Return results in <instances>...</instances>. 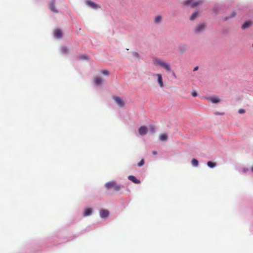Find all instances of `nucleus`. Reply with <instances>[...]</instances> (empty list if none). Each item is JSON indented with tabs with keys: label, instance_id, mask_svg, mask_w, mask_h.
<instances>
[{
	"label": "nucleus",
	"instance_id": "f257e3e1",
	"mask_svg": "<svg viewBox=\"0 0 253 253\" xmlns=\"http://www.w3.org/2000/svg\"><path fill=\"white\" fill-rule=\"evenodd\" d=\"M153 62L155 66H160L168 71H169L171 69L169 64L165 62L160 59L155 58L153 60Z\"/></svg>",
	"mask_w": 253,
	"mask_h": 253
},
{
	"label": "nucleus",
	"instance_id": "f03ea898",
	"mask_svg": "<svg viewBox=\"0 0 253 253\" xmlns=\"http://www.w3.org/2000/svg\"><path fill=\"white\" fill-rule=\"evenodd\" d=\"M107 189L113 188L115 191H119L121 189V186L118 185L115 181H111L107 182L105 185Z\"/></svg>",
	"mask_w": 253,
	"mask_h": 253
},
{
	"label": "nucleus",
	"instance_id": "7ed1b4c3",
	"mask_svg": "<svg viewBox=\"0 0 253 253\" xmlns=\"http://www.w3.org/2000/svg\"><path fill=\"white\" fill-rule=\"evenodd\" d=\"M201 3V1L200 0H198L197 1H194L193 0H187L183 2V4L185 5L188 6L190 5L192 7H194Z\"/></svg>",
	"mask_w": 253,
	"mask_h": 253
},
{
	"label": "nucleus",
	"instance_id": "20e7f679",
	"mask_svg": "<svg viewBox=\"0 0 253 253\" xmlns=\"http://www.w3.org/2000/svg\"><path fill=\"white\" fill-rule=\"evenodd\" d=\"M85 3L87 6L94 9H97L101 7L99 4L95 3L90 0H85Z\"/></svg>",
	"mask_w": 253,
	"mask_h": 253
},
{
	"label": "nucleus",
	"instance_id": "39448f33",
	"mask_svg": "<svg viewBox=\"0 0 253 253\" xmlns=\"http://www.w3.org/2000/svg\"><path fill=\"white\" fill-rule=\"evenodd\" d=\"M155 76L157 77V82L159 86L161 88H163L164 87V84L162 75L161 74H156Z\"/></svg>",
	"mask_w": 253,
	"mask_h": 253
},
{
	"label": "nucleus",
	"instance_id": "423d86ee",
	"mask_svg": "<svg viewBox=\"0 0 253 253\" xmlns=\"http://www.w3.org/2000/svg\"><path fill=\"white\" fill-rule=\"evenodd\" d=\"M114 100L120 107H123L124 106V102L121 97L115 96L114 97Z\"/></svg>",
	"mask_w": 253,
	"mask_h": 253
},
{
	"label": "nucleus",
	"instance_id": "0eeeda50",
	"mask_svg": "<svg viewBox=\"0 0 253 253\" xmlns=\"http://www.w3.org/2000/svg\"><path fill=\"white\" fill-rule=\"evenodd\" d=\"M138 132L140 135H144L147 133V128L146 126H141L138 129Z\"/></svg>",
	"mask_w": 253,
	"mask_h": 253
},
{
	"label": "nucleus",
	"instance_id": "6e6552de",
	"mask_svg": "<svg viewBox=\"0 0 253 253\" xmlns=\"http://www.w3.org/2000/svg\"><path fill=\"white\" fill-rule=\"evenodd\" d=\"M205 28V25L204 24H200L197 25L195 28V31L197 33H199L203 31Z\"/></svg>",
	"mask_w": 253,
	"mask_h": 253
},
{
	"label": "nucleus",
	"instance_id": "1a4fd4ad",
	"mask_svg": "<svg viewBox=\"0 0 253 253\" xmlns=\"http://www.w3.org/2000/svg\"><path fill=\"white\" fill-rule=\"evenodd\" d=\"M99 213L102 218H106L108 216L109 212L108 210H102L100 211Z\"/></svg>",
	"mask_w": 253,
	"mask_h": 253
},
{
	"label": "nucleus",
	"instance_id": "9d476101",
	"mask_svg": "<svg viewBox=\"0 0 253 253\" xmlns=\"http://www.w3.org/2000/svg\"><path fill=\"white\" fill-rule=\"evenodd\" d=\"M128 178L129 180L135 184L140 183V181L136 178V177L133 175H129Z\"/></svg>",
	"mask_w": 253,
	"mask_h": 253
},
{
	"label": "nucleus",
	"instance_id": "9b49d317",
	"mask_svg": "<svg viewBox=\"0 0 253 253\" xmlns=\"http://www.w3.org/2000/svg\"><path fill=\"white\" fill-rule=\"evenodd\" d=\"M55 0H51V2L49 3V8L52 11L54 12H58V11L56 9L55 7Z\"/></svg>",
	"mask_w": 253,
	"mask_h": 253
},
{
	"label": "nucleus",
	"instance_id": "f8f14e48",
	"mask_svg": "<svg viewBox=\"0 0 253 253\" xmlns=\"http://www.w3.org/2000/svg\"><path fill=\"white\" fill-rule=\"evenodd\" d=\"M54 35L55 38L59 39L62 36V33L61 30L57 29L54 31Z\"/></svg>",
	"mask_w": 253,
	"mask_h": 253
},
{
	"label": "nucleus",
	"instance_id": "ddd939ff",
	"mask_svg": "<svg viewBox=\"0 0 253 253\" xmlns=\"http://www.w3.org/2000/svg\"><path fill=\"white\" fill-rule=\"evenodd\" d=\"M209 100L213 103H218L220 101V99H219L218 96L210 97L209 98Z\"/></svg>",
	"mask_w": 253,
	"mask_h": 253
},
{
	"label": "nucleus",
	"instance_id": "4468645a",
	"mask_svg": "<svg viewBox=\"0 0 253 253\" xmlns=\"http://www.w3.org/2000/svg\"><path fill=\"white\" fill-rule=\"evenodd\" d=\"M252 22L251 21H246L242 25V28L243 29H246L247 28H249L251 25H252Z\"/></svg>",
	"mask_w": 253,
	"mask_h": 253
},
{
	"label": "nucleus",
	"instance_id": "2eb2a0df",
	"mask_svg": "<svg viewBox=\"0 0 253 253\" xmlns=\"http://www.w3.org/2000/svg\"><path fill=\"white\" fill-rule=\"evenodd\" d=\"M92 213V209L91 208L86 209L84 212V216H87L90 215Z\"/></svg>",
	"mask_w": 253,
	"mask_h": 253
},
{
	"label": "nucleus",
	"instance_id": "dca6fc26",
	"mask_svg": "<svg viewBox=\"0 0 253 253\" xmlns=\"http://www.w3.org/2000/svg\"><path fill=\"white\" fill-rule=\"evenodd\" d=\"M94 82L97 85H99L102 83V79L98 77L94 78Z\"/></svg>",
	"mask_w": 253,
	"mask_h": 253
},
{
	"label": "nucleus",
	"instance_id": "f3484780",
	"mask_svg": "<svg viewBox=\"0 0 253 253\" xmlns=\"http://www.w3.org/2000/svg\"><path fill=\"white\" fill-rule=\"evenodd\" d=\"M167 135L165 133L162 134L160 135V139L162 141H165L167 139Z\"/></svg>",
	"mask_w": 253,
	"mask_h": 253
},
{
	"label": "nucleus",
	"instance_id": "a211bd4d",
	"mask_svg": "<svg viewBox=\"0 0 253 253\" xmlns=\"http://www.w3.org/2000/svg\"><path fill=\"white\" fill-rule=\"evenodd\" d=\"M162 16L160 15H158L155 18V22L156 23H159L162 21Z\"/></svg>",
	"mask_w": 253,
	"mask_h": 253
},
{
	"label": "nucleus",
	"instance_id": "6ab92c4d",
	"mask_svg": "<svg viewBox=\"0 0 253 253\" xmlns=\"http://www.w3.org/2000/svg\"><path fill=\"white\" fill-rule=\"evenodd\" d=\"M191 164L194 167H197L199 165V162L196 159H193L191 161Z\"/></svg>",
	"mask_w": 253,
	"mask_h": 253
},
{
	"label": "nucleus",
	"instance_id": "aec40b11",
	"mask_svg": "<svg viewBox=\"0 0 253 253\" xmlns=\"http://www.w3.org/2000/svg\"><path fill=\"white\" fill-rule=\"evenodd\" d=\"M207 165L211 168H213L216 166V164L214 162L209 161L207 163Z\"/></svg>",
	"mask_w": 253,
	"mask_h": 253
},
{
	"label": "nucleus",
	"instance_id": "412c9836",
	"mask_svg": "<svg viewBox=\"0 0 253 253\" xmlns=\"http://www.w3.org/2000/svg\"><path fill=\"white\" fill-rule=\"evenodd\" d=\"M198 15V12H194V13H193V14H192V15L190 16V19L191 20H194L196 17H197Z\"/></svg>",
	"mask_w": 253,
	"mask_h": 253
},
{
	"label": "nucleus",
	"instance_id": "4be33fe9",
	"mask_svg": "<svg viewBox=\"0 0 253 253\" xmlns=\"http://www.w3.org/2000/svg\"><path fill=\"white\" fill-rule=\"evenodd\" d=\"M61 50L63 53H66L68 52V49L66 47H62Z\"/></svg>",
	"mask_w": 253,
	"mask_h": 253
},
{
	"label": "nucleus",
	"instance_id": "5701e85b",
	"mask_svg": "<svg viewBox=\"0 0 253 253\" xmlns=\"http://www.w3.org/2000/svg\"><path fill=\"white\" fill-rule=\"evenodd\" d=\"M101 73L104 75L108 76L109 75V72L107 70H103Z\"/></svg>",
	"mask_w": 253,
	"mask_h": 253
},
{
	"label": "nucleus",
	"instance_id": "b1692460",
	"mask_svg": "<svg viewBox=\"0 0 253 253\" xmlns=\"http://www.w3.org/2000/svg\"><path fill=\"white\" fill-rule=\"evenodd\" d=\"M236 15V13L234 11L232 12L231 15L229 17H226L225 20H227L229 19V18L234 17Z\"/></svg>",
	"mask_w": 253,
	"mask_h": 253
},
{
	"label": "nucleus",
	"instance_id": "393cba45",
	"mask_svg": "<svg viewBox=\"0 0 253 253\" xmlns=\"http://www.w3.org/2000/svg\"><path fill=\"white\" fill-rule=\"evenodd\" d=\"M80 59H88V56L86 55H82L79 57Z\"/></svg>",
	"mask_w": 253,
	"mask_h": 253
},
{
	"label": "nucleus",
	"instance_id": "a878e982",
	"mask_svg": "<svg viewBox=\"0 0 253 253\" xmlns=\"http://www.w3.org/2000/svg\"><path fill=\"white\" fill-rule=\"evenodd\" d=\"M144 159H141V160L138 163L137 165L138 167H142L144 165Z\"/></svg>",
	"mask_w": 253,
	"mask_h": 253
},
{
	"label": "nucleus",
	"instance_id": "bb28decb",
	"mask_svg": "<svg viewBox=\"0 0 253 253\" xmlns=\"http://www.w3.org/2000/svg\"><path fill=\"white\" fill-rule=\"evenodd\" d=\"M239 113L244 114L245 113V110L243 109H240L238 111Z\"/></svg>",
	"mask_w": 253,
	"mask_h": 253
},
{
	"label": "nucleus",
	"instance_id": "cd10ccee",
	"mask_svg": "<svg viewBox=\"0 0 253 253\" xmlns=\"http://www.w3.org/2000/svg\"><path fill=\"white\" fill-rule=\"evenodd\" d=\"M134 55L137 58L139 57V54L136 52L134 53Z\"/></svg>",
	"mask_w": 253,
	"mask_h": 253
},
{
	"label": "nucleus",
	"instance_id": "c85d7f7f",
	"mask_svg": "<svg viewBox=\"0 0 253 253\" xmlns=\"http://www.w3.org/2000/svg\"><path fill=\"white\" fill-rule=\"evenodd\" d=\"M197 95V94L195 92L192 93V96H194V97L196 96Z\"/></svg>",
	"mask_w": 253,
	"mask_h": 253
},
{
	"label": "nucleus",
	"instance_id": "c756f323",
	"mask_svg": "<svg viewBox=\"0 0 253 253\" xmlns=\"http://www.w3.org/2000/svg\"><path fill=\"white\" fill-rule=\"evenodd\" d=\"M198 66H196V67H195L194 68L193 71H197V70H198Z\"/></svg>",
	"mask_w": 253,
	"mask_h": 253
},
{
	"label": "nucleus",
	"instance_id": "7c9ffc66",
	"mask_svg": "<svg viewBox=\"0 0 253 253\" xmlns=\"http://www.w3.org/2000/svg\"><path fill=\"white\" fill-rule=\"evenodd\" d=\"M157 152L156 151H153L152 152V154H153V155H156V154H157Z\"/></svg>",
	"mask_w": 253,
	"mask_h": 253
},
{
	"label": "nucleus",
	"instance_id": "2f4dec72",
	"mask_svg": "<svg viewBox=\"0 0 253 253\" xmlns=\"http://www.w3.org/2000/svg\"><path fill=\"white\" fill-rule=\"evenodd\" d=\"M172 75L174 77L176 78V75L174 72L172 73Z\"/></svg>",
	"mask_w": 253,
	"mask_h": 253
},
{
	"label": "nucleus",
	"instance_id": "473e14b6",
	"mask_svg": "<svg viewBox=\"0 0 253 253\" xmlns=\"http://www.w3.org/2000/svg\"><path fill=\"white\" fill-rule=\"evenodd\" d=\"M251 170H252V172H253V167L252 168Z\"/></svg>",
	"mask_w": 253,
	"mask_h": 253
},
{
	"label": "nucleus",
	"instance_id": "72a5a7b5",
	"mask_svg": "<svg viewBox=\"0 0 253 253\" xmlns=\"http://www.w3.org/2000/svg\"><path fill=\"white\" fill-rule=\"evenodd\" d=\"M252 46L253 47V45H252Z\"/></svg>",
	"mask_w": 253,
	"mask_h": 253
}]
</instances>
